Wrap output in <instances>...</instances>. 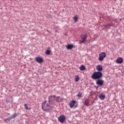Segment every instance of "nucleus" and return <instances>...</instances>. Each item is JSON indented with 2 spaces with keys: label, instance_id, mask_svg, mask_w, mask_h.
<instances>
[{
  "label": "nucleus",
  "instance_id": "f257e3e1",
  "mask_svg": "<svg viewBox=\"0 0 124 124\" xmlns=\"http://www.w3.org/2000/svg\"><path fill=\"white\" fill-rule=\"evenodd\" d=\"M102 77V73L101 72H94L91 76V78L94 80L100 79Z\"/></svg>",
  "mask_w": 124,
  "mask_h": 124
},
{
  "label": "nucleus",
  "instance_id": "f03ea898",
  "mask_svg": "<svg viewBox=\"0 0 124 124\" xmlns=\"http://www.w3.org/2000/svg\"><path fill=\"white\" fill-rule=\"evenodd\" d=\"M46 101H44L42 103L43 110H44V111H50V110H52L53 108L51 107V106L48 105V104H46Z\"/></svg>",
  "mask_w": 124,
  "mask_h": 124
},
{
  "label": "nucleus",
  "instance_id": "7ed1b4c3",
  "mask_svg": "<svg viewBox=\"0 0 124 124\" xmlns=\"http://www.w3.org/2000/svg\"><path fill=\"white\" fill-rule=\"evenodd\" d=\"M59 99H60V96L56 97V96H50L49 97V103L50 104H52L51 102H53L54 100H56L57 102H60Z\"/></svg>",
  "mask_w": 124,
  "mask_h": 124
},
{
  "label": "nucleus",
  "instance_id": "20e7f679",
  "mask_svg": "<svg viewBox=\"0 0 124 124\" xmlns=\"http://www.w3.org/2000/svg\"><path fill=\"white\" fill-rule=\"evenodd\" d=\"M106 58V53L105 52H101L99 54L98 61L102 62Z\"/></svg>",
  "mask_w": 124,
  "mask_h": 124
},
{
  "label": "nucleus",
  "instance_id": "39448f33",
  "mask_svg": "<svg viewBox=\"0 0 124 124\" xmlns=\"http://www.w3.org/2000/svg\"><path fill=\"white\" fill-rule=\"evenodd\" d=\"M69 105L70 108H77L78 106V104L76 103V101L72 100L69 103Z\"/></svg>",
  "mask_w": 124,
  "mask_h": 124
},
{
  "label": "nucleus",
  "instance_id": "423d86ee",
  "mask_svg": "<svg viewBox=\"0 0 124 124\" xmlns=\"http://www.w3.org/2000/svg\"><path fill=\"white\" fill-rule=\"evenodd\" d=\"M58 121L60 122V123L63 124V123L65 122V116L63 115H61L59 117H58Z\"/></svg>",
  "mask_w": 124,
  "mask_h": 124
},
{
  "label": "nucleus",
  "instance_id": "0eeeda50",
  "mask_svg": "<svg viewBox=\"0 0 124 124\" xmlns=\"http://www.w3.org/2000/svg\"><path fill=\"white\" fill-rule=\"evenodd\" d=\"M104 83V81H103V80L100 78L97 79V80L96 81V84L98 86H103Z\"/></svg>",
  "mask_w": 124,
  "mask_h": 124
},
{
  "label": "nucleus",
  "instance_id": "6e6552de",
  "mask_svg": "<svg viewBox=\"0 0 124 124\" xmlns=\"http://www.w3.org/2000/svg\"><path fill=\"white\" fill-rule=\"evenodd\" d=\"M116 63L121 64V63L124 62V59L121 57H119L116 59Z\"/></svg>",
  "mask_w": 124,
  "mask_h": 124
},
{
  "label": "nucleus",
  "instance_id": "1a4fd4ad",
  "mask_svg": "<svg viewBox=\"0 0 124 124\" xmlns=\"http://www.w3.org/2000/svg\"><path fill=\"white\" fill-rule=\"evenodd\" d=\"M35 61L36 62H38L39 63H41V62H43V59L41 57H36L35 58Z\"/></svg>",
  "mask_w": 124,
  "mask_h": 124
},
{
  "label": "nucleus",
  "instance_id": "9d476101",
  "mask_svg": "<svg viewBox=\"0 0 124 124\" xmlns=\"http://www.w3.org/2000/svg\"><path fill=\"white\" fill-rule=\"evenodd\" d=\"M81 37L82 39L81 41H80V43H85L87 36L86 35H81Z\"/></svg>",
  "mask_w": 124,
  "mask_h": 124
},
{
  "label": "nucleus",
  "instance_id": "9b49d317",
  "mask_svg": "<svg viewBox=\"0 0 124 124\" xmlns=\"http://www.w3.org/2000/svg\"><path fill=\"white\" fill-rule=\"evenodd\" d=\"M96 69L98 72H100V71H102L103 68L102 67V66L101 65H98L96 66Z\"/></svg>",
  "mask_w": 124,
  "mask_h": 124
},
{
  "label": "nucleus",
  "instance_id": "f8f14e48",
  "mask_svg": "<svg viewBox=\"0 0 124 124\" xmlns=\"http://www.w3.org/2000/svg\"><path fill=\"white\" fill-rule=\"evenodd\" d=\"M98 97L101 99V100H104V99L105 98V95L100 93L99 94Z\"/></svg>",
  "mask_w": 124,
  "mask_h": 124
},
{
  "label": "nucleus",
  "instance_id": "ddd939ff",
  "mask_svg": "<svg viewBox=\"0 0 124 124\" xmlns=\"http://www.w3.org/2000/svg\"><path fill=\"white\" fill-rule=\"evenodd\" d=\"M89 101L88 99H85L84 102V105H85V106H89L90 105L89 104Z\"/></svg>",
  "mask_w": 124,
  "mask_h": 124
},
{
  "label": "nucleus",
  "instance_id": "4468645a",
  "mask_svg": "<svg viewBox=\"0 0 124 124\" xmlns=\"http://www.w3.org/2000/svg\"><path fill=\"white\" fill-rule=\"evenodd\" d=\"M79 80H80V77H79V76L76 75L75 78V81L78 82V81H79Z\"/></svg>",
  "mask_w": 124,
  "mask_h": 124
},
{
  "label": "nucleus",
  "instance_id": "2eb2a0df",
  "mask_svg": "<svg viewBox=\"0 0 124 124\" xmlns=\"http://www.w3.org/2000/svg\"><path fill=\"white\" fill-rule=\"evenodd\" d=\"M67 49L68 50H70L73 48V45H68V46H66Z\"/></svg>",
  "mask_w": 124,
  "mask_h": 124
},
{
  "label": "nucleus",
  "instance_id": "dca6fc26",
  "mask_svg": "<svg viewBox=\"0 0 124 124\" xmlns=\"http://www.w3.org/2000/svg\"><path fill=\"white\" fill-rule=\"evenodd\" d=\"M79 69L81 71L85 70V69H86V67L84 65H81Z\"/></svg>",
  "mask_w": 124,
  "mask_h": 124
},
{
  "label": "nucleus",
  "instance_id": "f3484780",
  "mask_svg": "<svg viewBox=\"0 0 124 124\" xmlns=\"http://www.w3.org/2000/svg\"><path fill=\"white\" fill-rule=\"evenodd\" d=\"M24 107L25 109H26V110H31V108H28V105L26 104L24 105Z\"/></svg>",
  "mask_w": 124,
  "mask_h": 124
},
{
  "label": "nucleus",
  "instance_id": "a211bd4d",
  "mask_svg": "<svg viewBox=\"0 0 124 124\" xmlns=\"http://www.w3.org/2000/svg\"><path fill=\"white\" fill-rule=\"evenodd\" d=\"M46 55H50L51 54V51L49 50H47L46 52Z\"/></svg>",
  "mask_w": 124,
  "mask_h": 124
},
{
  "label": "nucleus",
  "instance_id": "6ab92c4d",
  "mask_svg": "<svg viewBox=\"0 0 124 124\" xmlns=\"http://www.w3.org/2000/svg\"><path fill=\"white\" fill-rule=\"evenodd\" d=\"M77 20H78V17H77V16H75L74 17V20L75 21V22H77Z\"/></svg>",
  "mask_w": 124,
  "mask_h": 124
},
{
  "label": "nucleus",
  "instance_id": "aec40b11",
  "mask_svg": "<svg viewBox=\"0 0 124 124\" xmlns=\"http://www.w3.org/2000/svg\"><path fill=\"white\" fill-rule=\"evenodd\" d=\"M110 26H111L110 24H108V25H107L105 26V28H106V29H108V27H110Z\"/></svg>",
  "mask_w": 124,
  "mask_h": 124
},
{
  "label": "nucleus",
  "instance_id": "412c9836",
  "mask_svg": "<svg viewBox=\"0 0 124 124\" xmlns=\"http://www.w3.org/2000/svg\"><path fill=\"white\" fill-rule=\"evenodd\" d=\"M78 97H81V96H82V93H78Z\"/></svg>",
  "mask_w": 124,
  "mask_h": 124
},
{
  "label": "nucleus",
  "instance_id": "4be33fe9",
  "mask_svg": "<svg viewBox=\"0 0 124 124\" xmlns=\"http://www.w3.org/2000/svg\"><path fill=\"white\" fill-rule=\"evenodd\" d=\"M16 116H17V114L15 113V114H14V115H13V116H12V118H15V117H16Z\"/></svg>",
  "mask_w": 124,
  "mask_h": 124
}]
</instances>
